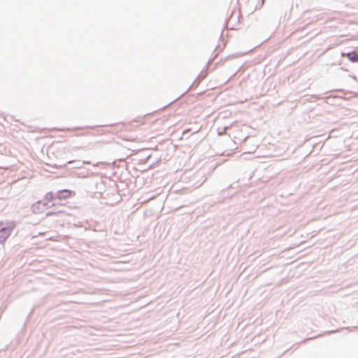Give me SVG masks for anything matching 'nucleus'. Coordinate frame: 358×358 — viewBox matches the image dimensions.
I'll use <instances>...</instances> for the list:
<instances>
[{"mask_svg": "<svg viewBox=\"0 0 358 358\" xmlns=\"http://www.w3.org/2000/svg\"><path fill=\"white\" fill-rule=\"evenodd\" d=\"M56 201V195H55L52 192H48L45 194L43 201H38L33 205V211L38 213L45 209L54 207L59 204Z\"/></svg>", "mask_w": 358, "mask_h": 358, "instance_id": "1", "label": "nucleus"}, {"mask_svg": "<svg viewBox=\"0 0 358 358\" xmlns=\"http://www.w3.org/2000/svg\"><path fill=\"white\" fill-rule=\"evenodd\" d=\"M137 122H139L141 124H143V122H141V121H136Z\"/></svg>", "mask_w": 358, "mask_h": 358, "instance_id": "5", "label": "nucleus"}, {"mask_svg": "<svg viewBox=\"0 0 358 358\" xmlns=\"http://www.w3.org/2000/svg\"><path fill=\"white\" fill-rule=\"evenodd\" d=\"M342 56H345L352 62H358V52H351L346 54H342Z\"/></svg>", "mask_w": 358, "mask_h": 358, "instance_id": "4", "label": "nucleus"}, {"mask_svg": "<svg viewBox=\"0 0 358 358\" xmlns=\"http://www.w3.org/2000/svg\"><path fill=\"white\" fill-rule=\"evenodd\" d=\"M55 195L57 201H62L70 198L73 195V192L70 189H64L58 191Z\"/></svg>", "mask_w": 358, "mask_h": 358, "instance_id": "3", "label": "nucleus"}, {"mask_svg": "<svg viewBox=\"0 0 358 358\" xmlns=\"http://www.w3.org/2000/svg\"><path fill=\"white\" fill-rule=\"evenodd\" d=\"M13 224H10L6 227L0 228V242L3 243L5 240L10 236L13 229Z\"/></svg>", "mask_w": 358, "mask_h": 358, "instance_id": "2", "label": "nucleus"}]
</instances>
